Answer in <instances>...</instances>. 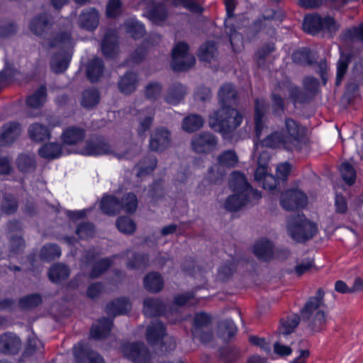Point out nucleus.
Returning <instances> with one entry per match:
<instances>
[{"mask_svg":"<svg viewBox=\"0 0 363 363\" xmlns=\"http://www.w3.org/2000/svg\"><path fill=\"white\" fill-rule=\"evenodd\" d=\"M238 100V92L232 83H225L220 87L218 92L220 108L210 116L209 125L223 136L231 134L242 123V113L232 107L237 104Z\"/></svg>","mask_w":363,"mask_h":363,"instance_id":"1","label":"nucleus"},{"mask_svg":"<svg viewBox=\"0 0 363 363\" xmlns=\"http://www.w3.org/2000/svg\"><path fill=\"white\" fill-rule=\"evenodd\" d=\"M325 291L322 288L318 289L315 296H310L300 311L301 316L304 321H308L315 313L310 327L313 331H319L325 325L326 315L320 307L324 305Z\"/></svg>","mask_w":363,"mask_h":363,"instance_id":"2","label":"nucleus"},{"mask_svg":"<svg viewBox=\"0 0 363 363\" xmlns=\"http://www.w3.org/2000/svg\"><path fill=\"white\" fill-rule=\"evenodd\" d=\"M287 230L294 240L303 243L313 238L317 231V226L308 220L303 213H298L288 219Z\"/></svg>","mask_w":363,"mask_h":363,"instance_id":"3","label":"nucleus"},{"mask_svg":"<svg viewBox=\"0 0 363 363\" xmlns=\"http://www.w3.org/2000/svg\"><path fill=\"white\" fill-rule=\"evenodd\" d=\"M301 28L305 33L315 36L322 31L335 30L336 21L330 16L323 17L318 13H306L303 19Z\"/></svg>","mask_w":363,"mask_h":363,"instance_id":"4","label":"nucleus"},{"mask_svg":"<svg viewBox=\"0 0 363 363\" xmlns=\"http://www.w3.org/2000/svg\"><path fill=\"white\" fill-rule=\"evenodd\" d=\"M189 46L184 41L178 42L172 51L171 68L177 72H186L196 64L195 57L189 54Z\"/></svg>","mask_w":363,"mask_h":363,"instance_id":"5","label":"nucleus"},{"mask_svg":"<svg viewBox=\"0 0 363 363\" xmlns=\"http://www.w3.org/2000/svg\"><path fill=\"white\" fill-rule=\"evenodd\" d=\"M285 129L283 130L286 140L291 150H301L303 145L306 144L307 130L298 122L286 118L284 121Z\"/></svg>","mask_w":363,"mask_h":363,"instance_id":"6","label":"nucleus"},{"mask_svg":"<svg viewBox=\"0 0 363 363\" xmlns=\"http://www.w3.org/2000/svg\"><path fill=\"white\" fill-rule=\"evenodd\" d=\"M224 4L226 11V19L224 21V25L227 30L232 49L235 52H238L240 50V48L243 47L242 37L241 33L238 31L236 26L231 24L229 21L235 16L236 2L235 0H224Z\"/></svg>","mask_w":363,"mask_h":363,"instance_id":"7","label":"nucleus"},{"mask_svg":"<svg viewBox=\"0 0 363 363\" xmlns=\"http://www.w3.org/2000/svg\"><path fill=\"white\" fill-rule=\"evenodd\" d=\"M217 137L210 132H201L195 134L191 140L193 151L197 154H211L218 145Z\"/></svg>","mask_w":363,"mask_h":363,"instance_id":"8","label":"nucleus"},{"mask_svg":"<svg viewBox=\"0 0 363 363\" xmlns=\"http://www.w3.org/2000/svg\"><path fill=\"white\" fill-rule=\"evenodd\" d=\"M121 350L124 356L133 363H151V353L143 342L125 343Z\"/></svg>","mask_w":363,"mask_h":363,"instance_id":"9","label":"nucleus"},{"mask_svg":"<svg viewBox=\"0 0 363 363\" xmlns=\"http://www.w3.org/2000/svg\"><path fill=\"white\" fill-rule=\"evenodd\" d=\"M308 203L306 194L297 189H291L284 192L280 199L281 207L288 211L304 208Z\"/></svg>","mask_w":363,"mask_h":363,"instance_id":"10","label":"nucleus"},{"mask_svg":"<svg viewBox=\"0 0 363 363\" xmlns=\"http://www.w3.org/2000/svg\"><path fill=\"white\" fill-rule=\"evenodd\" d=\"M82 152L89 157L116 155L111 145L102 137H98L95 140H86Z\"/></svg>","mask_w":363,"mask_h":363,"instance_id":"11","label":"nucleus"},{"mask_svg":"<svg viewBox=\"0 0 363 363\" xmlns=\"http://www.w3.org/2000/svg\"><path fill=\"white\" fill-rule=\"evenodd\" d=\"M22 128L17 121H9L3 124L0 130V146H11L20 137Z\"/></svg>","mask_w":363,"mask_h":363,"instance_id":"12","label":"nucleus"},{"mask_svg":"<svg viewBox=\"0 0 363 363\" xmlns=\"http://www.w3.org/2000/svg\"><path fill=\"white\" fill-rule=\"evenodd\" d=\"M171 133L164 127L157 128L151 135L149 147L152 151L160 152L166 150L170 144Z\"/></svg>","mask_w":363,"mask_h":363,"instance_id":"13","label":"nucleus"},{"mask_svg":"<svg viewBox=\"0 0 363 363\" xmlns=\"http://www.w3.org/2000/svg\"><path fill=\"white\" fill-rule=\"evenodd\" d=\"M21 347V340L13 333H4L0 336V352L4 354H16Z\"/></svg>","mask_w":363,"mask_h":363,"instance_id":"14","label":"nucleus"},{"mask_svg":"<svg viewBox=\"0 0 363 363\" xmlns=\"http://www.w3.org/2000/svg\"><path fill=\"white\" fill-rule=\"evenodd\" d=\"M113 326V319L108 317L99 318L90 328V336L94 340H100L108 337Z\"/></svg>","mask_w":363,"mask_h":363,"instance_id":"15","label":"nucleus"},{"mask_svg":"<svg viewBox=\"0 0 363 363\" xmlns=\"http://www.w3.org/2000/svg\"><path fill=\"white\" fill-rule=\"evenodd\" d=\"M52 22L46 13L35 16L29 23L30 30L40 38H45L48 30L50 29Z\"/></svg>","mask_w":363,"mask_h":363,"instance_id":"16","label":"nucleus"},{"mask_svg":"<svg viewBox=\"0 0 363 363\" xmlns=\"http://www.w3.org/2000/svg\"><path fill=\"white\" fill-rule=\"evenodd\" d=\"M167 334V329L164 324L160 320L152 322L147 327L146 340L150 345L154 346L163 343L164 337Z\"/></svg>","mask_w":363,"mask_h":363,"instance_id":"17","label":"nucleus"},{"mask_svg":"<svg viewBox=\"0 0 363 363\" xmlns=\"http://www.w3.org/2000/svg\"><path fill=\"white\" fill-rule=\"evenodd\" d=\"M138 83V74L134 71L128 70L120 77L117 86L122 94L130 95L136 91Z\"/></svg>","mask_w":363,"mask_h":363,"instance_id":"18","label":"nucleus"},{"mask_svg":"<svg viewBox=\"0 0 363 363\" xmlns=\"http://www.w3.org/2000/svg\"><path fill=\"white\" fill-rule=\"evenodd\" d=\"M277 11L274 9L267 11L266 14L262 15L261 17L255 19L250 25L245 27L243 33L249 40H252L257 38L263 28L264 21H272L276 18Z\"/></svg>","mask_w":363,"mask_h":363,"instance_id":"19","label":"nucleus"},{"mask_svg":"<svg viewBox=\"0 0 363 363\" xmlns=\"http://www.w3.org/2000/svg\"><path fill=\"white\" fill-rule=\"evenodd\" d=\"M86 138V130L84 128L70 125L63 129L60 135V139L65 145H75L82 142Z\"/></svg>","mask_w":363,"mask_h":363,"instance_id":"20","label":"nucleus"},{"mask_svg":"<svg viewBox=\"0 0 363 363\" xmlns=\"http://www.w3.org/2000/svg\"><path fill=\"white\" fill-rule=\"evenodd\" d=\"M75 363H104V358L96 351L82 345L74 347Z\"/></svg>","mask_w":363,"mask_h":363,"instance_id":"21","label":"nucleus"},{"mask_svg":"<svg viewBox=\"0 0 363 363\" xmlns=\"http://www.w3.org/2000/svg\"><path fill=\"white\" fill-rule=\"evenodd\" d=\"M253 253L258 259L269 262L274 258V244L267 238H262L254 244Z\"/></svg>","mask_w":363,"mask_h":363,"instance_id":"22","label":"nucleus"},{"mask_svg":"<svg viewBox=\"0 0 363 363\" xmlns=\"http://www.w3.org/2000/svg\"><path fill=\"white\" fill-rule=\"evenodd\" d=\"M167 312L166 304L160 298H147L143 301V313L148 317H160Z\"/></svg>","mask_w":363,"mask_h":363,"instance_id":"23","label":"nucleus"},{"mask_svg":"<svg viewBox=\"0 0 363 363\" xmlns=\"http://www.w3.org/2000/svg\"><path fill=\"white\" fill-rule=\"evenodd\" d=\"M132 307L128 297H118L113 299L106 304V313L113 316L125 315L128 313Z\"/></svg>","mask_w":363,"mask_h":363,"instance_id":"24","label":"nucleus"},{"mask_svg":"<svg viewBox=\"0 0 363 363\" xmlns=\"http://www.w3.org/2000/svg\"><path fill=\"white\" fill-rule=\"evenodd\" d=\"M79 21L82 28L88 31L95 30L99 23L98 11L95 8L83 10L79 16Z\"/></svg>","mask_w":363,"mask_h":363,"instance_id":"25","label":"nucleus"},{"mask_svg":"<svg viewBox=\"0 0 363 363\" xmlns=\"http://www.w3.org/2000/svg\"><path fill=\"white\" fill-rule=\"evenodd\" d=\"M230 187L234 193L249 194V195L253 190L245 175L240 171H235L232 173Z\"/></svg>","mask_w":363,"mask_h":363,"instance_id":"26","label":"nucleus"},{"mask_svg":"<svg viewBox=\"0 0 363 363\" xmlns=\"http://www.w3.org/2000/svg\"><path fill=\"white\" fill-rule=\"evenodd\" d=\"M143 286L145 290L150 293H159L164 288V279L158 272H148L143 278Z\"/></svg>","mask_w":363,"mask_h":363,"instance_id":"27","label":"nucleus"},{"mask_svg":"<svg viewBox=\"0 0 363 363\" xmlns=\"http://www.w3.org/2000/svg\"><path fill=\"white\" fill-rule=\"evenodd\" d=\"M100 208L106 215L115 216L121 211V199L112 194H105L101 200Z\"/></svg>","mask_w":363,"mask_h":363,"instance_id":"28","label":"nucleus"},{"mask_svg":"<svg viewBox=\"0 0 363 363\" xmlns=\"http://www.w3.org/2000/svg\"><path fill=\"white\" fill-rule=\"evenodd\" d=\"M126 267L130 270H143L150 266V255L147 252H133L125 263Z\"/></svg>","mask_w":363,"mask_h":363,"instance_id":"29","label":"nucleus"},{"mask_svg":"<svg viewBox=\"0 0 363 363\" xmlns=\"http://www.w3.org/2000/svg\"><path fill=\"white\" fill-rule=\"evenodd\" d=\"M352 52H341L339 59L337 62V71L335 78V85L340 86L346 74L350 63L353 58Z\"/></svg>","mask_w":363,"mask_h":363,"instance_id":"30","label":"nucleus"},{"mask_svg":"<svg viewBox=\"0 0 363 363\" xmlns=\"http://www.w3.org/2000/svg\"><path fill=\"white\" fill-rule=\"evenodd\" d=\"M62 145L56 142L43 144L38 150L39 156L47 160L60 158L62 155Z\"/></svg>","mask_w":363,"mask_h":363,"instance_id":"31","label":"nucleus"},{"mask_svg":"<svg viewBox=\"0 0 363 363\" xmlns=\"http://www.w3.org/2000/svg\"><path fill=\"white\" fill-rule=\"evenodd\" d=\"M262 145L273 149L282 147L286 150L291 151L282 130L272 132L262 140Z\"/></svg>","mask_w":363,"mask_h":363,"instance_id":"32","label":"nucleus"},{"mask_svg":"<svg viewBox=\"0 0 363 363\" xmlns=\"http://www.w3.org/2000/svg\"><path fill=\"white\" fill-rule=\"evenodd\" d=\"M186 94V87L181 83L177 82L172 84L168 89L165 96V101L170 105L179 104Z\"/></svg>","mask_w":363,"mask_h":363,"instance_id":"33","label":"nucleus"},{"mask_svg":"<svg viewBox=\"0 0 363 363\" xmlns=\"http://www.w3.org/2000/svg\"><path fill=\"white\" fill-rule=\"evenodd\" d=\"M267 112V106L264 100L256 99L255 101V134L259 137L264 128V118Z\"/></svg>","mask_w":363,"mask_h":363,"instance_id":"34","label":"nucleus"},{"mask_svg":"<svg viewBox=\"0 0 363 363\" xmlns=\"http://www.w3.org/2000/svg\"><path fill=\"white\" fill-rule=\"evenodd\" d=\"M217 333L218 337L227 342L236 335L238 328L232 319L227 318L219 322Z\"/></svg>","mask_w":363,"mask_h":363,"instance_id":"35","label":"nucleus"},{"mask_svg":"<svg viewBox=\"0 0 363 363\" xmlns=\"http://www.w3.org/2000/svg\"><path fill=\"white\" fill-rule=\"evenodd\" d=\"M104 63L99 57H94L88 63L86 70V77L91 83L97 82L104 72Z\"/></svg>","mask_w":363,"mask_h":363,"instance_id":"36","label":"nucleus"},{"mask_svg":"<svg viewBox=\"0 0 363 363\" xmlns=\"http://www.w3.org/2000/svg\"><path fill=\"white\" fill-rule=\"evenodd\" d=\"M101 94L95 87L84 89L82 93L81 106L88 110L96 107L100 102Z\"/></svg>","mask_w":363,"mask_h":363,"instance_id":"37","label":"nucleus"},{"mask_svg":"<svg viewBox=\"0 0 363 363\" xmlns=\"http://www.w3.org/2000/svg\"><path fill=\"white\" fill-rule=\"evenodd\" d=\"M249 199V194L235 193L227 197L225 201V208L230 212H236L245 206Z\"/></svg>","mask_w":363,"mask_h":363,"instance_id":"38","label":"nucleus"},{"mask_svg":"<svg viewBox=\"0 0 363 363\" xmlns=\"http://www.w3.org/2000/svg\"><path fill=\"white\" fill-rule=\"evenodd\" d=\"M70 274L69 268L65 264L57 263L51 266L48 272L51 282L59 284L66 280Z\"/></svg>","mask_w":363,"mask_h":363,"instance_id":"39","label":"nucleus"},{"mask_svg":"<svg viewBox=\"0 0 363 363\" xmlns=\"http://www.w3.org/2000/svg\"><path fill=\"white\" fill-rule=\"evenodd\" d=\"M18 170L23 174H29L35 171L37 162L34 156L21 153L16 160Z\"/></svg>","mask_w":363,"mask_h":363,"instance_id":"40","label":"nucleus"},{"mask_svg":"<svg viewBox=\"0 0 363 363\" xmlns=\"http://www.w3.org/2000/svg\"><path fill=\"white\" fill-rule=\"evenodd\" d=\"M118 41L112 33H106L101 43V52L106 59H113L117 55Z\"/></svg>","mask_w":363,"mask_h":363,"instance_id":"41","label":"nucleus"},{"mask_svg":"<svg viewBox=\"0 0 363 363\" xmlns=\"http://www.w3.org/2000/svg\"><path fill=\"white\" fill-rule=\"evenodd\" d=\"M28 134L31 140L35 142H43L51 138V133L49 128L40 123H33L29 126Z\"/></svg>","mask_w":363,"mask_h":363,"instance_id":"42","label":"nucleus"},{"mask_svg":"<svg viewBox=\"0 0 363 363\" xmlns=\"http://www.w3.org/2000/svg\"><path fill=\"white\" fill-rule=\"evenodd\" d=\"M291 57L295 64L301 66H311L315 62L313 53L309 48L295 50Z\"/></svg>","mask_w":363,"mask_h":363,"instance_id":"43","label":"nucleus"},{"mask_svg":"<svg viewBox=\"0 0 363 363\" xmlns=\"http://www.w3.org/2000/svg\"><path fill=\"white\" fill-rule=\"evenodd\" d=\"M19 207L18 198L11 193L3 194L1 201V211L3 213L11 216L15 214Z\"/></svg>","mask_w":363,"mask_h":363,"instance_id":"44","label":"nucleus"},{"mask_svg":"<svg viewBox=\"0 0 363 363\" xmlns=\"http://www.w3.org/2000/svg\"><path fill=\"white\" fill-rule=\"evenodd\" d=\"M113 260L111 257H104L98 259L92 265L89 272V277L98 279L106 272L113 265Z\"/></svg>","mask_w":363,"mask_h":363,"instance_id":"45","label":"nucleus"},{"mask_svg":"<svg viewBox=\"0 0 363 363\" xmlns=\"http://www.w3.org/2000/svg\"><path fill=\"white\" fill-rule=\"evenodd\" d=\"M300 323V315L296 313L286 315L280 320L279 333L288 335L294 332Z\"/></svg>","mask_w":363,"mask_h":363,"instance_id":"46","label":"nucleus"},{"mask_svg":"<svg viewBox=\"0 0 363 363\" xmlns=\"http://www.w3.org/2000/svg\"><path fill=\"white\" fill-rule=\"evenodd\" d=\"M147 17L155 23L164 21L167 18V11L161 3H155L147 9Z\"/></svg>","mask_w":363,"mask_h":363,"instance_id":"47","label":"nucleus"},{"mask_svg":"<svg viewBox=\"0 0 363 363\" xmlns=\"http://www.w3.org/2000/svg\"><path fill=\"white\" fill-rule=\"evenodd\" d=\"M47 88L40 85L38 89L26 99V105L33 108L41 107L47 98Z\"/></svg>","mask_w":363,"mask_h":363,"instance_id":"48","label":"nucleus"},{"mask_svg":"<svg viewBox=\"0 0 363 363\" xmlns=\"http://www.w3.org/2000/svg\"><path fill=\"white\" fill-rule=\"evenodd\" d=\"M217 52L216 43L213 41L207 40L199 47L198 56L201 61L211 62L215 58Z\"/></svg>","mask_w":363,"mask_h":363,"instance_id":"49","label":"nucleus"},{"mask_svg":"<svg viewBox=\"0 0 363 363\" xmlns=\"http://www.w3.org/2000/svg\"><path fill=\"white\" fill-rule=\"evenodd\" d=\"M203 118L198 114H190L186 116L182 121V128L186 133H194L203 125Z\"/></svg>","mask_w":363,"mask_h":363,"instance_id":"50","label":"nucleus"},{"mask_svg":"<svg viewBox=\"0 0 363 363\" xmlns=\"http://www.w3.org/2000/svg\"><path fill=\"white\" fill-rule=\"evenodd\" d=\"M339 172L342 179L348 186H352L357 178V172L354 167L349 162H342L340 167Z\"/></svg>","mask_w":363,"mask_h":363,"instance_id":"51","label":"nucleus"},{"mask_svg":"<svg viewBox=\"0 0 363 363\" xmlns=\"http://www.w3.org/2000/svg\"><path fill=\"white\" fill-rule=\"evenodd\" d=\"M42 302L43 298L40 294H31L20 298L18 305L21 310L33 309L40 306Z\"/></svg>","mask_w":363,"mask_h":363,"instance_id":"52","label":"nucleus"},{"mask_svg":"<svg viewBox=\"0 0 363 363\" xmlns=\"http://www.w3.org/2000/svg\"><path fill=\"white\" fill-rule=\"evenodd\" d=\"M220 166L227 168L235 167L238 162V157L233 150H228L222 152L217 158Z\"/></svg>","mask_w":363,"mask_h":363,"instance_id":"53","label":"nucleus"},{"mask_svg":"<svg viewBox=\"0 0 363 363\" xmlns=\"http://www.w3.org/2000/svg\"><path fill=\"white\" fill-rule=\"evenodd\" d=\"M116 225L118 230L125 235H133L136 230V223L130 218L125 216L116 219Z\"/></svg>","mask_w":363,"mask_h":363,"instance_id":"54","label":"nucleus"},{"mask_svg":"<svg viewBox=\"0 0 363 363\" xmlns=\"http://www.w3.org/2000/svg\"><path fill=\"white\" fill-rule=\"evenodd\" d=\"M121 210H124L127 213H134L138 206V200L137 196L133 192L125 193L122 199Z\"/></svg>","mask_w":363,"mask_h":363,"instance_id":"55","label":"nucleus"},{"mask_svg":"<svg viewBox=\"0 0 363 363\" xmlns=\"http://www.w3.org/2000/svg\"><path fill=\"white\" fill-rule=\"evenodd\" d=\"M211 323V317L204 311L196 313L193 318V330L191 331L194 337H196L197 333L201 329L208 325Z\"/></svg>","mask_w":363,"mask_h":363,"instance_id":"56","label":"nucleus"},{"mask_svg":"<svg viewBox=\"0 0 363 363\" xmlns=\"http://www.w3.org/2000/svg\"><path fill=\"white\" fill-rule=\"evenodd\" d=\"M289 95L294 104H306L312 100V96L296 85L289 89Z\"/></svg>","mask_w":363,"mask_h":363,"instance_id":"57","label":"nucleus"},{"mask_svg":"<svg viewBox=\"0 0 363 363\" xmlns=\"http://www.w3.org/2000/svg\"><path fill=\"white\" fill-rule=\"evenodd\" d=\"M276 49L274 43H267L259 48L255 52V57L257 64L259 67H262L265 63L266 58L272 53Z\"/></svg>","mask_w":363,"mask_h":363,"instance_id":"58","label":"nucleus"},{"mask_svg":"<svg viewBox=\"0 0 363 363\" xmlns=\"http://www.w3.org/2000/svg\"><path fill=\"white\" fill-rule=\"evenodd\" d=\"M237 270V263L234 260H229L222 264L218 269V277L220 281H228Z\"/></svg>","mask_w":363,"mask_h":363,"instance_id":"59","label":"nucleus"},{"mask_svg":"<svg viewBox=\"0 0 363 363\" xmlns=\"http://www.w3.org/2000/svg\"><path fill=\"white\" fill-rule=\"evenodd\" d=\"M362 85L359 81H349L345 86L344 98L349 104H352L360 96L359 86Z\"/></svg>","mask_w":363,"mask_h":363,"instance_id":"60","label":"nucleus"},{"mask_svg":"<svg viewBox=\"0 0 363 363\" xmlns=\"http://www.w3.org/2000/svg\"><path fill=\"white\" fill-rule=\"evenodd\" d=\"M61 255V249L57 244H46L40 250V257L46 261H52Z\"/></svg>","mask_w":363,"mask_h":363,"instance_id":"61","label":"nucleus"},{"mask_svg":"<svg viewBox=\"0 0 363 363\" xmlns=\"http://www.w3.org/2000/svg\"><path fill=\"white\" fill-rule=\"evenodd\" d=\"M121 0H108L106 6V16L108 18L116 19L122 15Z\"/></svg>","mask_w":363,"mask_h":363,"instance_id":"62","label":"nucleus"},{"mask_svg":"<svg viewBox=\"0 0 363 363\" xmlns=\"http://www.w3.org/2000/svg\"><path fill=\"white\" fill-rule=\"evenodd\" d=\"M343 35L347 40L363 43V23L346 29Z\"/></svg>","mask_w":363,"mask_h":363,"instance_id":"63","label":"nucleus"},{"mask_svg":"<svg viewBox=\"0 0 363 363\" xmlns=\"http://www.w3.org/2000/svg\"><path fill=\"white\" fill-rule=\"evenodd\" d=\"M125 29L126 32L135 40L141 39L146 33L144 24L138 21L126 23Z\"/></svg>","mask_w":363,"mask_h":363,"instance_id":"64","label":"nucleus"}]
</instances>
